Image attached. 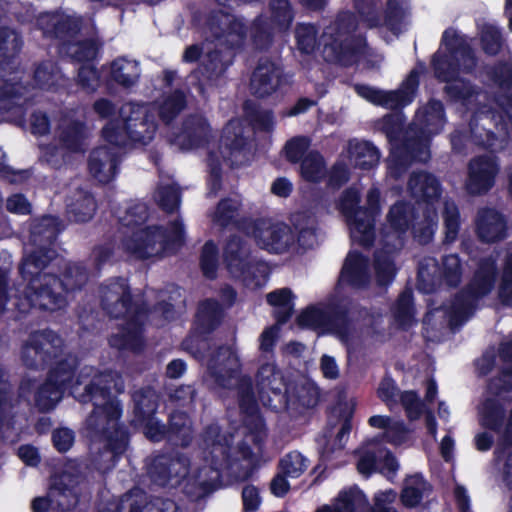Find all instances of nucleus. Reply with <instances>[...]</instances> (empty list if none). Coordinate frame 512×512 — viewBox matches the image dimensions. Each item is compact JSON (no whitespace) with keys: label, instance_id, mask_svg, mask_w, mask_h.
I'll return each mask as SVG.
<instances>
[{"label":"nucleus","instance_id":"f257e3e1","mask_svg":"<svg viewBox=\"0 0 512 512\" xmlns=\"http://www.w3.org/2000/svg\"><path fill=\"white\" fill-rule=\"evenodd\" d=\"M92 368H83L72 386L71 393L80 403H92L93 410L84 423L86 437L89 440H112L120 434L129 437L126 429L119 424L121 407L112 395L114 390L121 393L124 383L121 376L112 370L91 375Z\"/></svg>","mask_w":512,"mask_h":512},{"label":"nucleus","instance_id":"f03ea898","mask_svg":"<svg viewBox=\"0 0 512 512\" xmlns=\"http://www.w3.org/2000/svg\"><path fill=\"white\" fill-rule=\"evenodd\" d=\"M259 398L273 412L302 415L319 402V389L310 381H287L275 366H262L258 372Z\"/></svg>","mask_w":512,"mask_h":512},{"label":"nucleus","instance_id":"7ed1b4c3","mask_svg":"<svg viewBox=\"0 0 512 512\" xmlns=\"http://www.w3.org/2000/svg\"><path fill=\"white\" fill-rule=\"evenodd\" d=\"M206 24L217 42L204 55L201 66L208 80H217L227 72L237 52L243 48L248 28L241 19L222 11L209 14Z\"/></svg>","mask_w":512,"mask_h":512},{"label":"nucleus","instance_id":"20e7f679","mask_svg":"<svg viewBox=\"0 0 512 512\" xmlns=\"http://www.w3.org/2000/svg\"><path fill=\"white\" fill-rule=\"evenodd\" d=\"M359 21L355 13L342 11L338 13L331 31L322 35L323 59L330 64L352 67L366 55L367 38L364 34H356Z\"/></svg>","mask_w":512,"mask_h":512},{"label":"nucleus","instance_id":"39448f33","mask_svg":"<svg viewBox=\"0 0 512 512\" xmlns=\"http://www.w3.org/2000/svg\"><path fill=\"white\" fill-rule=\"evenodd\" d=\"M119 116L122 126L110 121L102 129L105 140L117 147L125 146L129 140L146 145L157 131L160 105L126 103L121 106Z\"/></svg>","mask_w":512,"mask_h":512},{"label":"nucleus","instance_id":"423d86ee","mask_svg":"<svg viewBox=\"0 0 512 512\" xmlns=\"http://www.w3.org/2000/svg\"><path fill=\"white\" fill-rule=\"evenodd\" d=\"M207 369L215 383L224 389H237V400L242 414L258 413V403L249 378H240L241 364L236 352L229 346H219L208 358Z\"/></svg>","mask_w":512,"mask_h":512},{"label":"nucleus","instance_id":"0eeeda50","mask_svg":"<svg viewBox=\"0 0 512 512\" xmlns=\"http://www.w3.org/2000/svg\"><path fill=\"white\" fill-rule=\"evenodd\" d=\"M87 466L77 460L68 461L62 472L51 479L46 497L32 501L33 512H48L49 508L66 511L73 508L79 498V486L86 482Z\"/></svg>","mask_w":512,"mask_h":512},{"label":"nucleus","instance_id":"6e6552de","mask_svg":"<svg viewBox=\"0 0 512 512\" xmlns=\"http://www.w3.org/2000/svg\"><path fill=\"white\" fill-rule=\"evenodd\" d=\"M447 53H435L431 65L436 79L440 82H450L459 76L460 71L472 73L478 59L472 46L460 37L452 28L446 29L441 38Z\"/></svg>","mask_w":512,"mask_h":512},{"label":"nucleus","instance_id":"1a4fd4ad","mask_svg":"<svg viewBox=\"0 0 512 512\" xmlns=\"http://www.w3.org/2000/svg\"><path fill=\"white\" fill-rule=\"evenodd\" d=\"M495 103L499 109L491 111V121H494V126L501 135H497L476 119H471L469 123L471 142L491 154L504 151L512 140V93L499 94Z\"/></svg>","mask_w":512,"mask_h":512},{"label":"nucleus","instance_id":"9d476101","mask_svg":"<svg viewBox=\"0 0 512 512\" xmlns=\"http://www.w3.org/2000/svg\"><path fill=\"white\" fill-rule=\"evenodd\" d=\"M64 340L50 329L37 330L29 334L21 346L22 364L31 370H44L63 355Z\"/></svg>","mask_w":512,"mask_h":512},{"label":"nucleus","instance_id":"9b49d317","mask_svg":"<svg viewBox=\"0 0 512 512\" xmlns=\"http://www.w3.org/2000/svg\"><path fill=\"white\" fill-rule=\"evenodd\" d=\"M99 297L102 310L110 318L127 320L137 310L149 313V305L144 300L133 298L128 280L122 277L101 285Z\"/></svg>","mask_w":512,"mask_h":512},{"label":"nucleus","instance_id":"f8f14e48","mask_svg":"<svg viewBox=\"0 0 512 512\" xmlns=\"http://www.w3.org/2000/svg\"><path fill=\"white\" fill-rule=\"evenodd\" d=\"M223 263L232 278L250 286L257 281L258 264L252 256L250 244L245 237L230 235L223 246Z\"/></svg>","mask_w":512,"mask_h":512},{"label":"nucleus","instance_id":"ddd939ff","mask_svg":"<svg viewBox=\"0 0 512 512\" xmlns=\"http://www.w3.org/2000/svg\"><path fill=\"white\" fill-rule=\"evenodd\" d=\"M260 249L273 254L288 252L295 245V234L284 222L257 218L248 222L246 229Z\"/></svg>","mask_w":512,"mask_h":512},{"label":"nucleus","instance_id":"4468645a","mask_svg":"<svg viewBox=\"0 0 512 512\" xmlns=\"http://www.w3.org/2000/svg\"><path fill=\"white\" fill-rule=\"evenodd\" d=\"M26 298L32 306L49 311L62 309L67 304L66 291L55 274L38 275L30 279Z\"/></svg>","mask_w":512,"mask_h":512},{"label":"nucleus","instance_id":"2eb2a0df","mask_svg":"<svg viewBox=\"0 0 512 512\" xmlns=\"http://www.w3.org/2000/svg\"><path fill=\"white\" fill-rule=\"evenodd\" d=\"M467 169V193L471 196H482L495 185L500 165L496 156L478 155L469 161Z\"/></svg>","mask_w":512,"mask_h":512},{"label":"nucleus","instance_id":"dca6fc26","mask_svg":"<svg viewBox=\"0 0 512 512\" xmlns=\"http://www.w3.org/2000/svg\"><path fill=\"white\" fill-rule=\"evenodd\" d=\"M36 26L46 38L56 39L59 44L81 35L83 19L61 11L44 12L36 18Z\"/></svg>","mask_w":512,"mask_h":512},{"label":"nucleus","instance_id":"f3484780","mask_svg":"<svg viewBox=\"0 0 512 512\" xmlns=\"http://www.w3.org/2000/svg\"><path fill=\"white\" fill-rule=\"evenodd\" d=\"M282 66L268 57H260L250 77V91L253 96L265 99L285 83Z\"/></svg>","mask_w":512,"mask_h":512},{"label":"nucleus","instance_id":"a211bd4d","mask_svg":"<svg viewBox=\"0 0 512 512\" xmlns=\"http://www.w3.org/2000/svg\"><path fill=\"white\" fill-rule=\"evenodd\" d=\"M147 319L148 313L144 310H137L133 316H129L118 332L109 337V345L112 348L130 351L134 354L142 353L146 348L144 327Z\"/></svg>","mask_w":512,"mask_h":512},{"label":"nucleus","instance_id":"6ab92c4d","mask_svg":"<svg viewBox=\"0 0 512 512\" xmlns=\"http://www.w3.org/2000/svg\"><path fill=\"white\" fill-rule=\"evenodd\" d=\"M160 238L157 225L122 232L120 249L129 257L137 260L149 259L157 255L156 244Z\"/></svg>","mask_w":512,"mask_h":512},{"label":"nucleus","instance_id":"aec40b11","mask_svg":"<svg viewBox=\"0 0 512 512\" xmlns=\"http://www.w3.org/2000/svg\"><path fill=\"white\" fill-rule=\"evenodd\" d=\"M211 455V463L199 467L194 475L195 483L203 496H207L223 486V469L230 465L231 455L228 447L214 446Z\"/></svg>","mask_w":512,"mask_h":512},{"label":"nucleus","instance_id":"412c9836","mask_svg":"<svg viewBox=\"0 0 512 512\" xmlns=\"http://www.w3.org/2000/svg\"><path fill=\"white\" fill-rule=\"evenodd\" d=\"M21 74L16 58H2L0 61V113L10 111L20 104L25 93V86L21 84Z\"/></svg>","mask_w":512,"mask_h":512},{"label":"nucleus","instance_id":"4be33fe9","mask_svg":"<svg viewBox=\"0 0 512 512\" xmlns=\"http://www.w3.org/2000/svg\"><path fill=\"white\" fill-rule=\"evenodd\" d=\"M31 392H34V405L40 412H48L54 409L64 394V392L47 377L45 381L40 384H38L37 380L34 378L25 377L20 382L18 395L15 394V397L18 399L16 413L5 419L2 423L16 416L20 406V398L25 397L26 394Z\"/></svg>","mask_w":512,"mask_h":512},{"label":"nucleus","instance_id":"5701e85b","mask_svg":"<svg viewBox=\"0 0 512 512\" xmlns=\"http://www.w3.org/2000/svg\"><path fill=\"white\" fill-rule=\"evenodd\" d=\"M355 305L348 298L333 300L325 305V332L347 341L353 330Z\"/></svg>","mask_w":512,"mask_h":512},{"label":"nucleus","instance_id":"b1692460","mask_svg":"<svg viewBox=\"0 0 512 512\" xmlns=\"http://www.w3.org/2000/svg\"><path fill=\"white\" fill-rule=\"evenodd\" d=\"M211 132V126L204 115L191 113L183 119L176 140L185 150L204 148L210 143Z\"/></svg>","mask_w":512,"mask_h":512},{"label":"nucleus","instance_id":"393cba45","mask_svg":"<svg viewBox=\"0 0 512 512\" xmlns=\"http://www.w3.org/2000/svg\"><path fill=\"white\" fill-rule=\"evenodd\" d=\"M129 437L120 434L112 440H90L89 460L91 465L101 473L110 471L119 456L127 449Z\"/></svg>","mask_w":512,"mask_h":512},{"label":"nucleus","instance_id":"a878e982","mask_svg":"<svg viewBox=\"0 0 512 512\" xmlns=\"http://www.w3.org/2000/svg\"><path fill=\"white\" fill-rule=\"evenodd\" d=\"M369 259L360 251H349L342 265L338 285L363 290L370 285Z\"/></svg>","mask_w":512,"mask_h":512},{"label":"nucleus","instance_id":"bb28decb","mask_svg":"<svg viewBox=\"0 0 512 512\" xmlns=\"http://www.w3.org/2000/svg\"><path fill=\"white\" fill-rule=\"evenodd\" d=\"M475 225L477 236L483 243H497L508 237L507 218L495 208H480Z\"/></svg>","mask_w":512,"mask_h":512},{"label":"nucleus","instance_id":"cd10ccee","mask_svg":"<svg viewBox=\"0 0 512 512\" xmlns=\"http://www.w3.org/2000/svg\"><path fill=\"white\" fill-rule=\"evenodd\" d=\"M135 402L136 415L145 422V435L154 442L160 440V426L158 421L154 419L158 408L159 396L152 388H145L137 391L133 395Z\"/></svg>","mask_w":512,"mask_h":512},{"label":"nucleus","instance_id":"c85d7f7f","mask_svg":"<svg viewBox=\"0 0 512 512\" xmlns=\"http://www.w3.org/2000/svg\"><path fill=\"white\" fill-rule=\"evenodd\" d=\"M445 122L446 114L442 101L432 98L416 111L410 125L411 130L416 128L432 138L443 130Z\"/></svg>","mask_w":512,"mask_h":512},{"label":"nucleus","instance_id":"c756f323","mask_svg":"<svg viewBox=\"0 0 512 512\" xmlns=\"http://www.w3.org/2000/svg\"><path fill=\"white\" fill-rule=\"evenodd\" d=\"M484 298L467 283L454 294L448 309L449 324L451 327L462 325L474 315Z\"/></svg>","mask_w":512,"mask_h":512},{"label":"nucleus","instance_id":"7c9ffc66","mask_svg":"<svg viewBox=\"0 0 512 512\" xmlns=\"http://www.w3.org/2000/svg\"><path fill=\"white\" fill-rule=\"evenodd\" d=\"M408 190L417 203L423 202L426 206H433L442 195L440 180L427 171L413 172L408 179Z\"/></svg>","mask_w":512,"mask_h":512},{"label":"nucleus","instance_id":"2f4dec72","mask_svg":"<svg viewBox=\"0 0 512 512\" xmlns=\"http://www.w3.org/2000/svg\"><path fill=\"white\" fill-rule=\"evenodd\" d=\"M420 84V72L412 69L396 90L381 93L379 106L392 110H401L411 104L417 94Z\"/></svg>","mask_w":512,"mask_h":512},{"label":"nucleus","instance_id":"473e14b6","mask_svg":"<svg viewBox=\"0 0 512 512\" xmlns=\"http://www.w3.org/2000/svg\"><path fill=\"white\" fill-rule=\"evenodd\" d=\"M102 47V42L95 36L84 38L76 37L63 44H59L58 52L61 57L67 58L73 62L82 63L93 61Z\"/></svg>","mask_w":512,"mask_h":512},{"label":"nucleus","instance_id":"72a5a7b5","mask_svg":"<svg viewBox=\"0 0 512 512\" xmlns=\"http://www.w3.org/2000/svg\"><path fill=\"white\" fill-rule=\"evenodd\" d=\"M362 219L361 237L359 245L363 248H370L374 245L376 239V218L380 213V193L378 189L373 188L368 191L366 205L358 210Z\"/></svg>","mask_w":512,"mask_h":512},{"label":"nucleus","instance_id":"f704fd0d","mask_svg":"<svg viewBox=\"0 0 512 512\" xmlns=\"http://www.w3.org/2000/svg\"><path fill=\"white\" fill-rule=\"evenodd\" d=\"M117 165L116 151L107 146L94 149L89 156V171L101 183H108L114 178Z\"/></svg>","mask_w":512,"mask_h":512},{"label":"nucleus","instance_id":"c9c22d12","mask_svg":"<svg viewBox=\"0 0 512 512\" xmlns=\"http://www.w3.org/2000/svg\"><path fill=\"white\" fill-rule=\"evenodd\" d=\"M497 278V261L492 256H486L479 259L467 284L485 298L494 290Z\"/></svg>","mask_w":512,"mask_h":512},{"label":"nucleus","instance_id":"e433bc0d","mask_svg":"<svg viewBox=\"0 0 512 512\" xmlns=\"http://www.w3.org/2000/svg\"><path fill=\"white\" fill-rule=\"evenodd\" d=\"M162 439H167L175 446L188 447L193 439L189 416L184 411L170 414L168 424L162 423Z\"/></svg>","mask_w":512,"mask_h":512},{"label":"nucleus","instance_id":"4c0bfd02","mask_svg":"<svg viewBox=\"0 0 512 512\" xmlns=\"http://www.w3.org/2000/svg\"><path fill=\"white\" fill-rule=\"evenodd\" d=\"M57 257V252L52 247H35L31 252L24 255L19 265V271L23 279L30 282V279L38 275H47L42 272Z\"/></svg>","mask_w":512,"mask_h":512},{"label":"nucleus","instance_id":"58836bf2","mask_svg":"<svg viewBox=\"0 0 512 512\" xmlns=\"http://www.w3.org/2000/svg\"><path fill=\"white\" fill-rule=\"evenodd\" d=\"M224 310L218 300L207 298L197 307L193 327L199 332L212 334L222 323Z\"/></svg>","mask_w":512,"mask_h":512},{"label":"nucleus","instance_id":"ea45409f","mask_svg":"<svg viewBox=\"0 0 512 512\" xmlns=\"http://www.w3.org/2000/svg\"><path fill=\"white\" fill-rule=\"evenodd\" d=\"M360 196L351 189L343 192L340 200L341 213L344 215L349 226L351 240L359 245V237H361L362 219L358 210H361Z\"/></svg>","mask_w":512,"mask_h":512},{"label":"nucleus","instance_id":"a19ab883","mask_svg":"<svg viewBox=\"0 0 512 512\" xmlns=\"http://www.w3.org/2000/svg\"><path fill=\"white\" fill-rule=\"evenodd\" d=\"M189 93L186 84L162 92V124L170 125L187 108Z\"/></svg>","mask_w":512,"mask_h":512},{"label":"nucleus","instance_id":"79ce46f5","mask_svg":"<svg viewBox=\"0 0 512 512\" xmlns=\"http://www.w3.org/2000/svg\"><path fill=\"white\" fill-rule=\"evenodd\" d=\"M431 140L432 138L425 133L422 134L418 129L411 130V125H409L399 142H396L392 148L402 155L411 158V160L416 161L426 152Z\"/></svg>","mask_w":512,"mask_h":512},{"label":"nucleus","instance_id":"37998d69","mask_svg":"<svg viewBox=\"0 0 512 512\" xmlns=\"http://www.w3.org/2000/svg\"><path fill=\"white\" fill-rule=\"evenodd\" d=\"M506 409L500 400L487 397L479 411V424L486 430L500 433L505 425Z\"/></svg>","mask_w":512,"mask_h":512},{"label":"nucleus","instance_id":"c03bdc74","mask_svg":"<svg viewBox=\"0 0 512 512\" xmlns=\"http://www.w3.org/2000/svg\"><path fill=\"white\" fill-rule=\"evenodd\" d=\"M53 363L54 365L47 373V378L64 392L75 376L79 365L78 358L72 353L63 352V355Z\"/></svg>","mask_w":512,"mask_h":512},{"label":"nucleus","instance_id":"a18cd8bd","mask_svg":"<svg viewBox=\"0 0 512 512\" xmlns=\"http://www.w3.org/2000/svg\"><path fill=\"white\" fill-rule=\"evenodd\" d=\"M186 243V231L183 220L177 217L162 225V258L166 255H176Z\"/></svg>","mask_w":512,"mask_h":512},{"label":"nucleus","instance_id":"49530a36","mask_svg":"<svg viewBox=\"0 0 512 512\" xmlns=\"http://www.w3.org/2000/svg\"><path fill=\"white\" fill-rule=\"evenodd\" d=\"M99 512H160V508L149 501L144 492L131 490L121 496L113 509H103Z\"/></svg>","mask_w":512,"mask_h":512},{"label":"nucleus","instance_id":"de8ad7c7","mask_svg":"<svg viewBox=\"0 0 512 512\" xmlns=\"http://www.w3.org/2000/svg\"><path fill=\"white\" fill-rule=\"evenodd\" d=\"M59 228L56 219L45 216L34 220L30 228V243L34 247H52L55 242Z\"/></svg>","mask_w":512,"mask_h":512},{"label":"nucleus","instance_id":"09e8293b","mask_svg":"<svg viewBox=\"0 0 512 512\" xmlns=\"http://www.w3.org/2000/svg\"><path fill=\"white\" fill-rule=\"evenodd\" d=\"M349 152L355 167L362 170L376 167L380 160L379 149L370 141H350Z\"/></svg>","mask_w":512,"mask_h":512},{"label":"nucleus","instance_id":"8fccbe9b","mask_svg":"<svg viewBox=\"0 0 512 512\" xmlns=\"http://www.w3.org/2000/svg\"><path fill=\"white\" fill-rule=\"evenodd\" d=\"M240 207L241 204L235 199L229 197L221 199L216 207L214 221L223 228L233 225L246 231L251 219L236 220Z\"/></svg>","mask_w":512,"mask_h":512},{"label":"nucleus","instance_id":"3c124183","mask_svg":"<svg viewBox=\"0 0 512 512\" xmlns=\"http://www.w3.org/2000/svg\"><path fill=\"white\" fill-rule=\"evenodd\" d=\"M96 211V203L93 196L83 189H76L68 204V213L76 222L90 220Z\"/></svg>","mask_w":512,"mask_h":512},{"label":"nucleus","instance_id":"603ef678","mask_svg":"<svg viewBox=\"0 0 512 512\" xmlns=\"http://www.w3.org/2000/svg\"><path fill=\"white\" fill-rule=\"evenodd\" d=\"M300 163V175L309 183L318 184L326 175V162L317 150L309 151Z\"/></svg>","mask_w":512,"mask_h":512},{"label":"nucleus","instance_id":"864d4df0","mask_svg":"<svg viewBox=\"0 0 512 512\" xmlns=\"http://www.w3.org/2000/svg\"><path fill=\"white\" fill-rule=\"evenodd\" d=\"M277 30L268 16L259 14L252 21L250 27L251 41L257 50H267L273 43L274 32Z\"/></svg>","mask_w":512,"mask_h":512},{"label":"nucleus","instance_id":"5fc2aeb1","mask_svg":"<svg viewBox=\"0 0 512 512\" xmlns=\"http://www.w3.org/2000/svg\"><path fill=\"white\" fill-rule=\"evenodd\" d=\"M112 79L123 87L135 85L140 77L138 62L121 57L111 63Z\"/></svg>","mask_w":512,"mask_h":512},{"label":"nucleus","instance_id":"6e6d98bb","mask_svg":"<svg viewBox=\"0 0 512 512\" xmlns=\"http://www.w3.org/2000/svg\"><path fill=\"white\" fill-rule=\"evenodd\" d=\"M487 393L500 401H512V365L502 367L497 375L488 380Z\"/></svg>","mask_w":512,"mask_h":512},{"label":"nucleus","instance_id":"4d7b16f0","mask_svg":"<svg viewBox=\"0 0 512 512\" xmlns=\"http://www.w3.org/2000/svg\"><path fill=\"white\" fill-rule=\"evenodd\" d=\"M269 21L276 26L277 31H287L295 18V12L290 0H270L268 4Z\"/></svg>","mask_w":512,"mask_h":512},{"label":"nucleus","instance_id":"13d9d810","mask_svg":"<svg viewBox=\"0 0 512 512\" xmlns=\"http://www.w3.org/2000/svg\"><path fill=\"white\" fill-rule=\"evenodd\" d=\"M88 279V270L82 263L68 262L62 270L60 281L67 293L81 290L87 284Z\"/></svg>","mask_w":512,"mask_h":512},{"label":"nucleus","instance_id":"bf43d9fd","mask_svg":"<svg viewBox=\"0 0 512 512\" xmlns=\"http://www.w3.org/2000/svg\"><path fill=\"white\" fill-rule=\"evenodd\" d=\"M210 334L202 333L192 327L188 335L183 339L181 347L198 361H203L210 350Z\"/></svg>","mask_w":512,"mask_h":512},{"label":"nucleus","instance_id":"052dcab7","mask_svg":"<svg viewBox=\"0 0 512 512\" xmlns=\"http://www.w3.org/2000/svg\"><path fill=\"white\" fill-rule=\"evenodd\" d=\"M438 224V214L434 206H426L423 219L413 225L414 238L422 245L429 244L434 237Z\"/></svg>","mask_w":512,"mask_h":512},{"label":"nucleus","instance_id":"680f3d73","mask_svg":"<svg viewBox=\"0 0 512 512\" xmlns=\"http://www.w3.org/2000/svg\"><path fill=\"white\" fill-rule=\"evenodd\" d=\"M335 503L339 512H363L369 504L366 495L357 486L340 491Z\"/></svg>","mask_w":512,"mask_h":512},{"label":"nucleus","instance_id":"e2e57ef3","mask_svg":"<svg viewBox=\"0 0 512 512\" xmlns=\"http://www.w3.org/2000/svg\"><path fill=\"white\" fill-rule=\"evenodd\" d=\"M18 399L12 384L8 380L7 372L0 366V425L16 413Z\"/></svg>","mask_w":512,"mask_h":512},{"label":"nucleus","instance_id":"0e129e2a","mask_svg":"<svg viewBox=\"0 0 512 512\" xmlns=\"http://www.w3.org/2000/svg\"><path fill=\"white\" fill-rule=\"evenodd\" d=\"M414 314L413 292L410 289H405L399 294L393 306L394 319L401 328L406 329L412 325Z\"/></svg>","mask_w":512,"mask_h":512},{"label":"nucleus","instance_id":"69168bd1","mask_svg":"<svg viewBox=\"0 0 512 512\" xmlns=\"http://www.w3.org/2000/svg\"><path fill=\"white\" fill-rule=\"evenodd\" d=\"M199 267L202 275L208 280L217 278L219 268V248L213 240H207L201 248Z\"/></svg>","mask_w":512,"mask_h":512},{"label":"nucleus","instance_id":"338daca9","mask_svg":"<svg viewBox=\"0 0 512 512\" xmlns=\"http://www.w3.org/2000/svg\"><path fill=\"white\" fill-rule=\"evenodd\" d=\"M412 216V206L404 200H398L390 207L387 221L395 232L405 233L410 228Z\"/></svg>","mask_w":512,"mask_h":512},{"label":"nucleus","instance_id":"774afa93","mask_svg":"<svg viewBox=\"0 0 512 512\" xmlns=\"http://www.w3.org/2000/svg\"><path fill=\"white\" fill-rule=\"evenodd\" d=\"M405 116L403 113H391L383 116L378 122V129L383 132L391 145V147L399 142L402 135L405 133Z\"/></svg>","mask_w":512,"mask_h":512}]
</instances>
